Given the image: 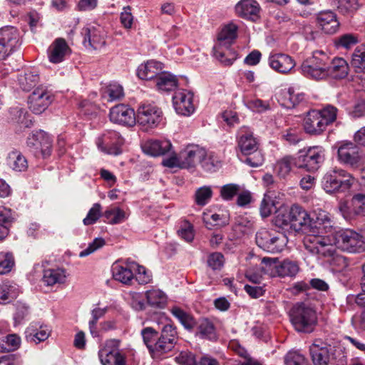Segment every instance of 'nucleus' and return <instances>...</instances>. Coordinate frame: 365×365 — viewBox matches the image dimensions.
Segmentation results:
<instances>
[{
  "label": "nucleus",
  "instance_id": "obj_5",
  "mask_svg": "<svg viewBox=\"0 0 365 365\" xmlns=\"http://www.w3.org/2000/svg\"><path fill=\"white\" fill-rule=\"evenodd\" d=\"M329 57L321 51L314 52L313 56L303 62L301 66L302 74L316 81L328 78Z\"/></svg>",
  "mask_w": 365,
  "mask_h": 365
},
{
  "label": "nucleus",
  "instance_id": "obj_39",
  "mask_svg": "<svg viewBox=\"0 0 365 365\" xmlns=\"http://www.w3.org/2000/svg\"><path fill=\"white\" fill-rule=\"evenodd\" d=\"M213 50L215 57L225 66L232 65L237 59V53L230 49V47H220V45L217 44Z\"/></svg>",
  "mask_w": 365,
  "mask_h": 365
},
{
  "label": "nucleus",
  "instance_id": "obj_38",
  "mask_svg": "<svg viewBox=\"0 0 365 365\" xmlns=\"http://www.w3.org/2000/svg\"><path fill=\"white\" fill-rule=\"evenodd\" d=\"M237 27L233 24L224 26L218 34L217 44H219L220 47H230L233 40L237 37Z\"/></svg>",
  "mask_w": 365,
  "mask_h": 365
},
{
  "label": "nucleus",
  "instance_id": "obj_59",
  "mask_svg": "<svg viewBox=\"0 0 365 365\" xmlns=\"http://www.w3.org/2000/svg\"><path fill=\"white\" fill-rule=\"evenodd\" d=\"M292 158L291 157H284L278 161L275 170L278 175L281 178H285L290 173L292 169Z\"/></svg>",
  "mask_w": 365,
  "mask_h": 365
},
{
  "label": "nucleus",
  "instance_id": "obj_21",
  "mask_svg": "<svg viewBox=\"0 0 365 365\" xmlns=\"http://www.w3.org/2000/svg\"><path fill=\"white\" fill-rule=\"evenodd\" d=\"M110 120L117 124L133 126L136 123V114L133 108L124 104L113 107L109 113Z\"/></svg>",
  "mask_w": 365,
  "mask_h": 365
},
{
  "label": "nucleus",
  "instance_id": "obj_1",
  "mask_svg": "<svg viewBox=\"0 0 365 365\" xmlns=\"http://www.w3.org/2000/svg\"><path fill=\"white\" fill-rule=\"evenodd\" d=\"M290 322L298 332L311 333L317 324L315 310L305 303L295 304L289 312Z\"/></svg>",
  "mask_w": 365,
  "mask_h": 365
},
{
  "label": "nucleus",
  "instance_id": "obj_64",
  "mask_svg": "<svg viewBox=\"0 0 365 365\" xmlns=\"http://www.w3.org/2000/svg\"><path fill=\"white\" fill-rule=\"evenodd\" d=\"M286 365H307L304 356L297 352H289L284 357Z\"/></svg>",
  "mask_w": 365,
  "mask_h": 365
},
{
  "label": "nucleus",
  "instance_id": "obj_35",
  "mask_svg": "<svg viewBox=\"0 0 365 365\" xmlns=\"http://www.w3.org/2000/svg\"><path fill=\"white\" fill-rule=\"evenodd\" d=\"M15 220V212L9 208L0 209V242L9 235L11 224Z\"/></svg>",
  "mask_w": 365,
  "mask_h": 365
},
{
  "label": "nucleus",
  "instance_id": "obj_6",
  "mask_svg": "<svg viewBox=\"0 0 365 365\" xmlns=\"http://www.w3.org/2000/svg\"><path fill=\"white\" fill-rule=\"evenodd\" d=\"M256 243L263 250L278 253L283 250L287 242V238L282 233H277L274 230L265 228L260 229L255 236Z\"/></svg>",
  "mask_w": 365,
  "mask_h": 365
},
{
  "label": "nucleus",
  "instance_id": "obj_32",
  "mask_svg": "<svg viewBox=\"0 0 365 365\" xmlns=\"http://www.w3.org/2000/svg\"><path fill=\"white\" fill-rule=\"evenodd\" d=\"M162 70L163 67L160 62L151 60L139 66L138 68V76L141 79L155 81Z\"/></svg>",
  "mask_w": 365,
  "mask_h": 365
},
{
  "label": "nucleus",
  "instance_id": "obj_25",
  "mask_svg": "<svg viewBox=\"0 0 365 365\" xmlns=\"http://www.w3.org/2000/svg\"><path fill=\"white\" fill-rule=\"evenodd\" d=\"M269 65L275 71L287 74L290 73L296 66L295 61L285 53H275L269 57Z\"/></svg>",
  "mask_w": 365,
  "mask_h": 365
},
{
  "label": "nucleus",
  "instance_id": "obj_30",
  "mask_svg": "<svg viewBox=\"0 0 365 365\" xmlns=\"http://www.w3.org/2000/svg\"><path fill=\"white\" fill-rule=\"evenodd\" d=\"M25 334L28 342L37 344L48 338L50 331L46 326L31 323L26 329Z\"/></svg>",
  "mask_w": 365,
  "mask_h": 365
},
{
  "label": "nucleus",
  "instance_id": "obj_13",
  "mask_svg": "<svg viewBox=\"0 0 365 365\" xmlns=\"http://www.w3.org/2000/svg\"><path fill=\"white\" fill-rule=\"evenodd\" d=\"M124 139L120 134L115 130H106L100 136L96 142L98 148L108 155H118L121 153V145Z\"/></svg>",
  "mask_w": 365,
  "mask_h": 365
},
{
  "label": "nucleus",
  "instance_id": "obj_23",
  "mask_svg": "<svg viewBox=\"0 0 365 365\" xmlns=\"http://www.w3.org/2000/svg\"><path fill=\"white\" fill-rule=\"evenodd\" d=\"M316 23L327 34H335L339 30L340 25L336 14L331 10L319 12L316 16Z\"/></svg>",
  "mask_w": 365,
  "mask_h": 365
},
{
  "label": "nucleus",
  "instance_id": "obj_42",
  "mask_svg": "<svg viewBox=\"0 0 365 365\" xmlns=\"http://www.w3.org/2000/svg\"><path fill=\"white\" fill-rule=\"evenodd\" d=\"M21 339L16 334H9L0 339V352H13L19 349Z\"/></svg>",
  "mask_w": 365,
  "mask_h": 365
},
{
  "label": "nucleus",
  "instance_id": "obj_56",
  "mask_svg": "<svg viewBox=\"0 0 365 365\" xmlns=\"http://www.w3.org/2000/svg\"><path fill=\"white\" fill-rule=\"evenodd\" d=\"M212 196V190L210 186H202L198 188L195 194L197 205L204 206L208 203Z\"/></svg>",
  "mask_w": 365,
  "mask_h": 365
},
{
  "label": "nucleus",
  "instance_id": "obj_20",
  "mask_svg": "<svg viewBox=\"0 0 365 365\" xmlns=\"http://www.w3.org/2000/svg\"><path fill=\"white\" fill-rule=\"evenodd\" d=\"M193 93L187 90H178L173 96V103L177 113L189 116L195 110L193 105Z\"/></svg>",
  "mask_w": 365,
  "mask_h": 365
},
{
  "label": "nucleus",
  "instance_id": "obj_2",
  "mask_svg": "<svg viewBox=\"0 0 365 365\" xmlns=\"http://www.w3.org/2000/svg\"><path fill=\"white\" fill-rule=\"evenodd\" d=\"M276 224L280 227L289 226L295 232H310L312 231V219L308 212L299 205H294L289 212L278 215Z\"/></svg>",
  "mask_w": 365,
  "mask_h": 365
},
{
  "label": "nucleus",
  "instance_id": "obj_51",
  "mask_svg": "<svg viewBox=\"0 0 365 365\" xmlns=\"http://www.w3.org/2000/svg\"><path fill=\"white\" fill-rule=\"evenodd\" d=\"M14 264V257L11 252H0V274H6L10 272Z\"/></svg>",
  "mask_w": 365,
  "mask_h": 365
},
{
  "label": "nucleus",
  "instance_id": "obj_14",
  "mask_svg": "<svg viewBox=\"0 0 365 365\" xmlns=\"http://www.w3.org/2000/svg\"><path fill=\"white\" fill-rule=\"evenodd\" d=\"M120 341L110 339L98 351V356L103 365H125L124 356L119 350Z\"/></svg>",
  "mask_w": 365,
  "mask_h": 365
},
{
  "label": "nucleus",
  "instance_id": "obj_8",
  "mask_svg": "<svg viewBox=\"0 0 365 365\" xmlns=\"http://www.w3.org/2000/svg\"><path fill=\"white\" fill-rule=\"evenodd\" d=\"M324 160V151L320 147H312L300 150L295 159V165L309 172L317 170Z\"/></svg>",
  "mask_w": 365,
  "mask_h": 365
},
{
  "label": "nucleus",
  "instance_id": "obj_27",
  "mask_svg": "<svg viewBox=\"0 0 365 365\" xmlns=\"http://www.w3.org/2000/svg\"><path fill=\"white\" fill-rule=\"evenodd\" d=\"M317 110L309 112L304 120V128L306 133L310 135H319L325 130L327 126L320 118Z\"/></svg>",
  "mask_w": 365,
  "mask_h": 365
},
{
  "label": "nucleus",
  "instance_id": "obj_49",
  "mask_svg": "<svg viewBox=\"0 0 365 365\" xmlns=\"http://www.w3.org/2000/svg\"><path fill=\"white\" fill-rule=\"evenodd\" d=\"M103 216L108 222L112 225L120 224L126 218L125 212L117 207H110L106 210Z\"/></svg>",
  "mask_w": 365,
  "mask_h": 365
},
{
  "label": "nucleus",
  "instance_id": "obj_47",
  "mask_svg": "<svg viewBox=\"0 0 365 365\" xmlns=\"http://www.w3.org/2000/svg\"><path fill=\"white\" fill-rule=\"evenodd\" d=\"M148 304L151 307H163L167 302V296L160 289H151L145 292Z\"/></svg>",
  "mask_w": 365,
  "mask_h": 365
},
{
  "label": "nucleus",
  "instance_id": "obj_24",
  "mask_svg": "<svg viewBox=\"0 0 365 365\" xmlns=\"http://www.w3.org/2000/svg\"><path fill=\"white\" fill-rule=\"evenodd\" d=\"M238 147L245 155H250L258 150V143L249 128L243 126L239 130Z\"/></svg>",
  "mask_w": 365,
  "mask_h": 365
},
{
  "label": "nucleus",
  "instance_id": "obj_46",
  "mask_svg": "<svg viewBox=\"0 0 365 365\" xmlns=\"http://www.w3.org/2000/svg\"><path fill=\"white\" fill-rule=\"evenodd\" d=\"M170 312L186 329L190 330L195 326V319L181 308L173 307L170 309Z\"/></svg>",
  "mask_w": 365,
  "mask_h": 365
},
{
  "label": "nucleus",
  "instance_id": "obj_28",
  "mask_svg": "<svg viewBox=\"0 0 365 365\" xmlns=\"http://www.w3.org/2000/svg\"><path fill=\"white\" fill-rule=\"evenodd\" d=\"M142 148L145 153L155 157L168 153L172 148V144L168 140H149L143 144Z\"/></svg>",
  "mask_w": 365,
  "mask_h": 365
},
{
  "label": "nucleus",
  "instance_id": "obj_3",
  "mask_svg": "<svg viewBox=\"0 0 365 365\" xmlns=\"http://www.w3.org/2000/svg\"><path fill=\"white\" fill-rule=\"evenodd\" d=\"M354 182L355 178L351 173L341 168H335L324 175L322 187L327 193L345 192Z\"/></svg>",
  "mask_w": 365,
  "mask_h": 365
},
{
  "label": "nucleus",
  "instance_id": "obj_7",
  "mask_svg": "<svg viewBox=\"0 0 365 365\" xmlns=\"http://www.w3.org/2000/svg\"><path fill=\"white\" fill-rule=\"evenodd\" d=\"M163 120V112L154 104L140 105L136 113V122L147 130L158 127Z\"/></svg>",
  "mask_w": 365,
  "mask_h": 365
},
{
  "label": "nucleus",
  "instance_id": "obj_26",
  "mask_svg": "<svg viewBox=\"0 0 365 365\" xmlns=\"http://www.w3.org/2000/svg\"><path fill=\"white\" fill-rule=\"evenodd\" d=\"M132 263H134V261L127 259L123 264L117 262L113 264L112 267L113 278L123 284H130L134 278V268H131Z\"/></svg>",
  "mask_w": 365,
  "mask_h": 365
},
{
  "label": "nucleus",
  "instance_id": "obj_43",
  "mask_svg": "<svg viewBox=\"0 0 365 365\" xmlns=\"http://www.w3.org/2000/svg\"><path fill=\"white\" fill-rule=\"evenodd\" d=\"M309 351L314 365H328L329 351L327 348L313 344L310 346Z\"/></svg>",
  "mask_w": 365,
  "mask_h": 365
},
{
  "label": "nucleus",
  "instance_id": "obj_41",
  "mask_svg": "<svg viewBox=\"0 0 365 365\" xmlns=\"http://www.w3.org/2000/svg\"><path fill=\"white\" fill-rule=\"evenodd\" d=\"M155 81L158 88L163 91H170L178 86L176 77L168 72L161 71Z\"/></svg>",
  "mask_w": 365,
  "mask_h": 365
},
{
  "label": "nucleus",
  "instance_id": "obj_60",
  "mask_svg": "<svg viewBox=\"0 0 365 365\" xmlns=\"http://www.w3.org/2000/svg\"><path fill=\"white\" fill-rule=\"evenodd\" d=\"M240 191V185L237 184H227L220 189V196L225 200H231L238 195Z\"/></svg>",
  "mask_w": 365,
  "mask_h": 365
},
{
  "label": "nucleus",
  "instance_id": "obj_48",
  "mask_svg": "<svg viewBox=\"0 0 365 365\" xmlns=\"http://www.w3.org/2000/svg\"><path fill=\"white\" fill-rule=\"evenodd\" d=\"M197 330V334L201 338L212 339L215 337L214 325L207 319H202L199 321Z\"/></svg>",
  "mask_w": 365,
  "mask_h": 365
},
{
  "label": "nucleus",
  "instance_id": "obj_55",
  "mask_svg": "<svg viewBox=\"0 0 365 365\" xmlns=\"http://www.w3.org/2000/svg\"><path fill=\"white\" fill-rule=\"evenodd\" d=\"M359 8L357 0H338L337 9L343 15L351 16Z\"/></svg>",
  "mask_w": 365,
  "mask_h": 365
},
{
  "label": "nucleus",
  "instance_id": "obj_31",
  "mask_svg": "<svg viewBox=\"0 0 365 365\" xmlns=\"http://www.w3.org/2000/svg\"><path fill=\"white\" fill-rule=\"evenodd\" d=\"M312 219V233H319L321 230L332 228L331 225V219L329 213L322 209L317 208L313 210Z\"/></svg>",
  "mask_w": 365,
  "mask_h": 365
},
{
  "label": "nucleus",
  "instance_id": "obj_11",
  "mask_svg": "<svg viewBox=\"0 0 365 365\" xmlns=\"http://www.w3.org/2000/svg\"><path fill=\"white\" fill-rule=\"evenodd\" d=\"M53 101V96L45 86L37 87L28 99L29 108L35 114L44 112Z\"/></svg>",
  "mask_w": 365,
  "mask_h": 365
},
{
  "label": "nucleus",
  "instance_id": "obj_58",
  "mask_svg": "<svg viewBox=\"0 0 365 365\" xmlns=\"http://www.w3.org/2000/svg\"><path fill=\"white\" fill-rule=\"evenodd\" d=\"M276 209L273 197L265 194L259 207L260 215L263 218L269 217Z\"/></svg>",
  "mask_w": 365,
  "mask_h": 365
},
{
  "label": "nucleus",
  "instance_id": "obj_45",
  "mask_svg": "<svg viewBox=\"0 0 365 365\" xmlns=\"http://www.w3.org/2000/svg\"><path fill=\"white\" fill-rule=\"evenodd\" d=\"M19 292L15 285L9 282L0 283V304H5L16 299Z\"/></svg>",
  "mask_w": 365,
  "mask_h": 365
},
{
  "label": "nucleus",
  "instance_id": "obj_61",
  "mask_svg": "<svg viewBox=\"0 0 365 365\" xmlns=\"http://www.w3.org/2000/svg\"><path fill=\"white\" fill-rule=\"evenodd\" d=\"M225 258L220 252H212L207 257V266L212 270H220L224 265Z\"/></svg>",
  "mask_w": 365,
  "mask_h": 365
},
{
  "label": "nucleus",
  "instance_id": "obj_9",
  "mask_svg": "<svg viewBox=\"0 0 365 365\" xmlns=\"http://www.w3.org/2000/svg\"><path fill=\"white\" fill-rule=\"evenodd\" d=\"M20 34L14 26L0 29V61L11 56L20 46Z\"/></svg>",
  "mask_w": 365,
  "mask_h": 365
},
{
  "label": "nucleus",
  "instance_id": "obj_33",
  "mask_svg": "<svg viewBox=\"0 0 365 365\" xmlns=\"http://www.w3.org/2000/svg\"><path fill=\"white\" fill-rule=\"evenodd\" d=\"M328 77L334 79L344 78L349 72L347 62L342 58H329Z\"/></svg>",
  "mask_w": 365,
  "mask_h": 365
},
{
  "label": "nucleus",
  "instance_id": "obj_62",
  "mask_svg": "<svg viewBox=\"0 0 365 365\" xmlns=\"http://www.w3.org/2000/svg\"><path fill=\"white\" fill-rule=\"evenodd\" d=\"M101 205L99 203H95L89 210L87 216L83 219L85 225H93L101 216Z\"/></svg>",
  "mask_w": 365,
  "mask_h": 365
},
{
  "label": "nucleus",
  "instance_id": "obj_40",
  "mask_svg": "<svg viewBox=\"0 0 365 365\" xmlns=\"http://www.w3.org/2000/svg\"><path fill=\"white\" fill-rule=\"evenodd\" d=\"M38 73L34 71H26L20 74L18 78L20 88L24 91H30L39 82Z\"/></svg>",
  "mask_w": 365,
  "mask_h": 365
},
{
  "label": "nucleus",
  "instance_id": "obj_36",
  "mask_svg": "<svg viewBox=\"0 0 365 365\" xmlns=\"http://www.w3.org/2000/svg\"><path fill=\"white\" fill-rule=\"evenodd\" d=\"M6 165L16 172L25 171L28 168V162L25 156L16 150L9 153L6 158Z\"/></svg>",
  "mask_w": 365,
  "mask_h": 365
},
{
  "label": "nucleus",
  "instance_id": "obj_22",
  "mask_svg": "<svg viewBox=\"0 0 365 365\" xmlns=\"http://www.w3.org/2000/svg\"><path fill=\"white\" fill-rule=\"evenodd\" d=\"M71 53V49L63 38H56L48 49V58L53 63H59L65 61Z\"/></svg>",
  "mask_w": 365,
  "mask_h": 365
},
{
  "label": "nucleus",
  "instance_id": "obj_57",
  "mask_svg": "<svg viewBox=\"0 0 365 365\" xmlns=\"http://www.w3.org/2000/svg\"><path fill=\"white\" fill-rule=\"evenodd\" d=\"M358 42L357 37L351 34L341 35L334 40V44L337 48L349 49Z\"/></svg>",
  "mask_w": 365,
  "mask_h": 365
},
{
  "label": "nucleus",
  "instance_id": "obj_4",
  "mask_svg": "<svg viewBox=\"0 0 365 365\" xmlns=\"http://www.w3.org/2000/svg\"><path fill=\"white\" fill-rule=\"evenodd\" d=\"M331 245L349 252H362L365 250L364 237L352 230H339L331 234Z\"/></svg>",
  "mask_w": 365,
  "mask_h": 365
},
{
  "label": "nucleus",
  "instance_id": "obj_12",
  "mask_svg": "<svg viewBox=\"0 0 365 365\" xmlns=\"http://www.w3.org/2000/svg\"><path fill=\"white\" fill-rule=\"evenodd\" d=\"M28 147L37 156L43 158L49 157L51 154V139L49 135L39 130L30 135L26 141Z\"/></svg>",
  "mask_w": 365,
  "mask_h": 365
},
{
  "label": "nucleus",
  "instance_id": "obj_15",
  "mask_svg": "<svg viewBox=\"0 0 365 365\" xmlns=\"http://www.w3.org/2000/svg\"><path fill=\"white\" fill-rule=\"evenodd\" d=\"M339 210L346 220H351L356 216L365 217V194L354 195L349 202H340Z\"/></svg>",
  "mask_w": 365,
  "mask_h": 365
},
{
  "label": "nucleus",
  "instance_id": "obj_37",
  "mask_svg": "<svg viewBox=\"0 0 365 365\" xmlns=\"http://www.w3.org/2000/svg\"><path fill=\"white\" fill-rule=\"evenodd\" d=\"M202 220L206 227L209 230H212L214 227H222L228 225L229 215L227 212L222 214L204 212Z\"/></svg>",
  "mask_w": 365,
  "mask_h": 365
},
{
  "label": "nucleus",
  "instance_id": "obj_16",
  "mask_svg": "<svg viewBox=\"0 0 365 365\" xmlns=\"http://www.w3.org/2000/svg\"><path fill=\"white\" fill-rule=\"evenodd\" d=\"M177 340L176 329L170 324L165 325L162 329L160 336L158 337L155 343L153 354L160 355L171 351L177 343Z\"/></svg>",
  "mask_w": 365,
  "mask_h": 365
},
{
  "label": "nucleus",
  "instance_id": "obj_18",
  "mask_svg": "<svg viewBox=\"0 0 365 365\" xmlns=\"http://www.w3.org/2000/svg\"><path fill=\"white\" fill-rule=\"evenodd\" d=\"M262 262L269 266V269H274L277 275L280 277H294L299 270L298 264L289 259L277 262V258L264 257Z\"/></svg>",
  "mask_w": 365,
  "mask_h": 365
},
{
  "label": "nucleus",
  "instance_id": "obj_52",
  "mask_svg": "<svg viewBox=\"0 0 365 365\" xmlns=\"http://www.w3.org/2000/svg\"><path fill=\"white\" fill-rule=\"evenodd\" d=\"M131 264V268H134V277L139 284H145L150 282L152 274L145 267L139 265L135 262Z\"/></svg>",
  "mask_w": 365,
  "mask_h": 365
},
{
  "label": "nucleus",
  "instance_id": "obj_54",
  "mask_svg": "<svg viewBox=\"0 0 365 365\" xmlns=\"http://www.w3.org/2000/svg\"><path fill=\"white\" fill-rule=\"evenodd\" d=\"M317 111L319 113V116H321L320 118H322L327 127L336 120L338 109L333 106L327 105Z\"/></svg>",
  "mask_w": 365,
  "mask_h": 365
},
{
  "label": "nucleus",
  "instance_id": "obj_63",
  "mask_svg": "<svg viewBox=\"0 0 365 365\" xmlns=\"http://www.w3.org/2000/svg\"><path fill=\"white\" fill-rule=\"evenodd\" d=\"M351 64L356 68V72H361L365 69V49L356 50L354 52Z\"/></svg>",
  "mask_w": 365,
  "mask_h": 365
},
{
  "label": "nucleus",
  "instance_id": "obj_29",
  "mask_svg": "<svg viewBox=\"0 0 365 365\" xmlns=\"http://www.w3.org/2000/svg\"><path fill=\"white\" fill-rule=\"evenodd\" d=\"M259 10V4L255 0H242L235 6L237 15L247 19L255 20Z\"/></svg>",
  "mask_w": 365,
  "mask_h": 365
},
{
  "label": "nucleus",
  "instance_id": "obj_53",
  "mask_svg": "<svg viewBox=\"0 0 365 365\" xmlns=\"http://www.w3.org/2000/svg\"><path fill=\"white\" fill-rule=\"evenodd\" d=\"M141 335L144 341L151 354L154 352L155 343L158 339V332L152 327H146L142 329Z\"/></svg>",
  "mask_w": 365,
  "mask_h": 365
},
{
  "label": "nucleus",
  "instance_id": "obj_10",
  "mask_svg": "<svg viewBox=\"0 0 365 365\" xmlns=\"http://www.w3.org/2000/svg\"><path fill=\"white\" fill-rule=\"evenodd\" d=\"M339 160L351 168L357 169L364 163V156L357 145L351 142L343 143L338 148Z\"/></svg>",
  "mask_w": 365,
  "mask_h": 365
},
{
  "label": "nucleus",
  "instance_id": "obj_19",
  "mask_svg": "<svg viewBox=\"0 0 365 365\" xmlns=\"http://www.w3.org/2000/svg\"><path fill=\"white\" fill-rule=\"evenodd\" d=\"M181 168H195L200 159L205 156L206 150L196 144H190L180 151Z\"/></svg>",
  "mask_w": 365,
  "mask_h": 365
},
{
  "label": "nucleus",
  "instance_id": "obj_50",
  "mask_svg": "<svg viewBox=\"0 0 365 365\" xmlns=\"http://www.w3.org/2000/svg\"><path fill=\"white\" fill-rule=\"evenodd\" d=\"M202 169L207 172H215L220 167V162L218 158L212 153H207L202 159L200 163Z\"/></svg>",
  "mask_w": 365,
  "mask_h": 365
},
{
  "label": "nucleus",
  "instance_id": "obj_17",
  "mask_svg": "<svg viewBox=\"0 0 365 365\" xmlns=\"http://www.w3.org/2000/svg\"><path fill=\"white\" fill-rule=\"evenodd\" d=\"M305 249L312 255H320L324 257L332 255L331 239L321 235H309L304 240Z\"/></svg>",
  "mask_w": 365,
  "mask_h": 365
},
{
  "label": "nucleus",
  "instance_id": "obj_44",
  "mask_svg": "<svg viewBox=\"0 0 365 365\" xmlns=\"http://www.w3.org/2000/svg\"><path fill=\"white\" fill-rule=\"evenodd\" d=\"M65 272L61 269H48L43 272L42 280L47 286H52L65 281Z\"/></svg>",
  "mask_w": 365,
  "mask_h": 365
},
{
  "label": "nucleus",
  "instance_id": "obj_34",
  "mask_svg": "<svg viewBox=\"0 0 365 365\" xmlns=\"http://www.w3.org/2000/svg\"><path fill=\"white\" fill-rule=\"evenodd\" d=\"M83 43L93 49H101L106 44L104 36L95 28H86L83 29Z\"/></svg>",
  "mask_w": 365,
  "mask_h": 365
}]
</instances>
